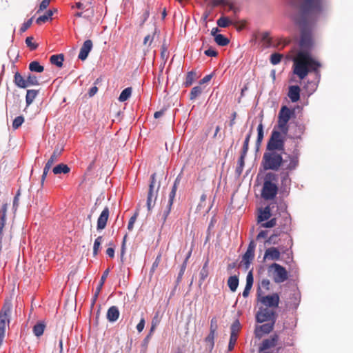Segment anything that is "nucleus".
Segmentation results:
<instances>
[{
	"label": "nucleus",
	"mask_w": 353,
	"mask_h": 353,
	"mask_svg": "<svg viewBox=\"0 0 353 353\" xmlns=\"http://www.w3.org/2000/svg\"><path fill=\"white\" fill-rule=\"evenodd\" d=\"M322 11L319 0H301L294 6L292 19L301 29L300 47L310 50L312 46V30L319 15Z\"/></svg>",
	"instance_id": "nucleus-1"
},
{
	"label": "nucleus",
	"mask_w": 353,
	"mask_h": 353,
	"mask_svg": "<svg viewBox=\"0 0 353 353\" xmlns=\"http://www.w3.org/2000/svg\"><path fill=\"white\" fill-rule=\"evenodd\" d=\"M309 51L310 50L301 48L296 58L294 59L293 72L300 79H305L310 71H314L319 75L318 68L321 67V63L312 57Z\"/></svg>",
	"instance_id": "nucleus-2"
},
{
	"label": "nucleus",
	"mask_w": 353,
	"mask_h": 353,
	"mask_svg": "<svg viewBox=\"0 0 353 353\" xmlns=\"http://www.w3.org/2000/svg\"><path fill=\"white\" fill-rule=\"evenodd\" d=\"M285 159L283 158V163L281 166V171L279 174L281 188L284 191L290 189L291 185L290 173L295 171L299 165L300 152L296 146L291 154L284 153Z\"/></svg>",
	"instance_id": "nucleus-3"
},
{
	"label": "nucleus",
	"mask_w": 353,
	"mask_h": 353,
	"mask_svg": "<svg viewBox=\"0 0 353 353\" xmlns=\"http://www.w3.org/2000/svg\"><path fill=\"white\" fill-rule=\"evenodd\" d=\"M277 180V174L274 172H268L265 174L261 191V196L265 200H272L276 197L278 193V186L276 184Z\"/></svg>",
	"instance_id": "nucleus-4"
},
{
	"label": "nucleus",
	"mask_w": 353,
	"mask_h": 353,
	"mask_svg": "<svg viewBox=\"0 0 353 353\" xmlns=\"http://www.w3.org/2000/svg\"><path fill=\"white\" fill-rule=\"evenodd\" d=\"M283 163V157L281 154L274 150H267L264 152L261 166L264 170L277 171L281 168Z\"/></svg>",
	"instance_id": "nucleus-5"
},
{
	"label": "nucleus",
	"mask_w": 353,
	"mask_h": 353,
	"mask_svg": "<svg viewBox=\"0 0 353 353\" xmlns=\"http://www.w3.org/2000/svg\"><path fill=\"white\" fill-rule=\"evenodd\" d=\"M288 134H283L274 126L267 143L266 150L283 152L285 149V137Z\"/></svg>",
	"instance_id": "nucleus-6"
},
{
	"label": "nucleus",
	"mask_w": 353,
	"mask_h": 353,
	"mask_svg": "<svg viewBox=\"0 0 353 353\" xmlns=\"http://www.w3.org/2000/svg\"><path fill=\"white\" fill-rule=\"evenodd\" d=\"M12 308V303L10 302H6L0 311V345L5 337L6 327H9Z\"/></svg>",
	"instance_id": "nucleus-7"
},
{
	"label": "nucleus",
	"mask_w": 353,
	"mask_h": 353,
	"mask_svg": "<svg viewBox=\"0 0 353 353\" xmlns=\"http://www.w3.org/2000/svg\"><path fill=\"white\" fill-rule=\"evenodd\" d=\"M294 114V110H290L286 105L282 106L278 114L277 125L275 126L283 134H288L289 132L288 122Z\"/></svg>",
	"instance_id": "nucleus-8"
},
{
	"label": "nucleus",
	"mask_w": 353,
	"mask_h": 353,
	"mask_svg": "<svg viewBox=\"0 0 353 353\" xmlns=\"http://www.w3.org/2000/svg\"><path fill=\"white\" fill-rule=\"evenodd\" d=\"M160 188V183L156 181V174L154 173L150 176V183L147 196L146 205L150 212L155 205L156 200L158 196V192Z\"/></svg>",
	"instance_id": "nucleus-9"
},
{
	"label": "nucleus",
	"mask_w": 353,
	"mask_h": 353,
	"mask_svg": "<svg viewBox=\"0 0 353 353\" xmlns=\"http://www.w3.org/2000/svg\"><path fill=\"white\" fill-rule=\"evenodd\" d=\"M268 272L276 283H283L288 278V273L286 269L280 264L276 263L268 266Z\"/></svg>",
	"instance_id": "nucleus-10"
},
{
	"label": "nucleus",
	"mask_w": 353,
	"mask_h": 353,
	"mask_svg": "<svg viewBox=\"0 0 353 353\" xmlns=\"http://www.w3.org/2000/svg\"><path fill=\"white\" fill-rule=\"evenodd\" d=\"M276 320L275 312L268 308H265L259 311L256 315V320L258 323H263L265 321H273Z\"/></svg>",
	"instance_id": "nucleus-11"
},
{
	"label": "nucleus",
	"mask_w": 353,
	"mask_h": 353,
	"mask_svg": "<svg viewBox=\"0 0 353 353\" xmlns=\"http://www.w3.org/2000/svg\"><path fill=\"white\" fill-rule=\"evenodd\" d=\"M260 302L266 307H276L279 303V296L277 293L262 296Z\"/></svg>",
	"instance_id": "nucleus-12"
},
{
	"label": "nucleus",
	"mask_w": 353,
	"mask_h": 353,
	"mask_svg": "<svg viewBox=\"0 0 353 353\" xmlns=\"http://www.w3.org/2000/svg\"><path fill=\"white\" fill-rule=\"evenodd\" d=\"M279 336L276 334L272 335L269 339H264L259 346V352H263L276 345Z\"/></svg>",
	"instance_id": "nucleus-13"
},
{
	"label": "nucleus",
	"mask_w": 353,
	"mask_h": 353,
	"mask_svg": "<svg viewBox=\"0 0 353 353\" xmlns=\"http://www.w3.org/2000/svg\"><path fill=\"white\" fill-rule=\"evenodd\" d=\"M275 323V319H273V321L268 322L264 323L260 326L256 327L255 334L258 338H261L263 334H269L272 332L274 328V325Z\"/></svg>",
	"instance_id": "nucleus-14"
},
{
	"label": "nucleus",
	"mask_w": 353,
	"mask_h": 353,
	"mask_svg": "<svg viewBox=\"0 0 353 353\" xmlns=\"http://www.w3.org/2000/svg\"><path fill=\"white\" fill-rule=\"evenodd\" d=\"M92 41L90 39H88L85 41L80 49L79 54L78 55V58L81 60L84 61L87 59L89 53L92 49Z\"/></svg>",
	"instance_id": "nucleus-15"
},
{
	"label": "nucleus",
	"mask_w": 353,
	"mask_h": 353,
	"mask_svg": "<svg viewBox=\"0 0 353 353\" xmlns=\"http://www.w3.org/2000/svg\"><path fill=\"white\" fill-rule=\"evenodd\" d=\"M109 209L105 207L101 212L99 217L97 219V230H101L106 226L107 221L109 217Z\"/></svg>",
	"instance_id": "nucleus-16"
},
{
	"label": "nucleus",
	"mask_w": 353,
	"mask_h": 353,
	"mask_svg": "<svg viewBox=\"0 0 353 353\" xmlns=\"http://www.w3.org/2000/svg\"><path fill=\"white\" fill-rule=\"evenodd\" d=\"M294 124L296 129L292 134L288 135V137L291 139H301L305 130V125L299 122H296Z\"/></svg>",
	"instance_id": "nucleus-17"
},
{
	"label": "nucleus",
	"mask_w": 353,
	"mask_h": 353,
	"mask_svg": "<svg viewBox=\"0 0 353 353\" xmlns=\"http://www.w3.org/2000/svg\"><path fill=\"white\" fill-rule=\"evenodd\" d=\"M301 89L299 85H290L288 89V97L292 102H296L300 99Z\"/></svg>",
	"instance_id": "nucleus-18"
},
{
	"label": "nucleus",
	"mask_w": 353,
	"mask_h": 353,
	"mask_svg": "<svg viewBox=\"0 0 353 353\" xmlns=\"http://www.w3.org/2000/svg\"><path fill=\"white\" fill-rule=\"evenodd\" d=\"M280 258V251L278 248L272 247L265 250L264 259L277 261Z\"/></svg>",
	"instance_id": "nucleus-19"
},
{
	"label": "nucleus",
	"mask_w": 353,
	"mask_h": 353,
	"mask_svg": "<svg viewBox=\"0 0 353 353\" xmlns=\"http://www.w3.org/2000/svg\"><path fill=\"white\" fill-rule=\"evenodd\" d=\"M279 227L283 233H288L291 228V218L289 214H285L279 222Z\"/></svg>",
	"instance_id": "nucleus-20"
},
{
	"label": "nucleus",
	"mask_w": 353,
	"mask_h": 353,
	"mask_svg": "<svg viewBox=\"0 0 353 353\" xmlns=\"http://www.w3.org/2000/svg\"><path fill=\"white\" fill-rule=\"evenodd\" d=\"M119 316V311L117 307L111 306L107 312V319L110 322H115Z\"/></svg>",
	"instance_id": "nucleus-21"
},
{
	"label": "nucleus",
	"mask_w": 353,
	"mask_h": 353,
	"mask_svg": "<svg viewBox=\"0 0 353 353\" xmlns=\"http://www.w3.org/2000/svg\"><path fill=\"white\" fill-rule=\"evenodd\" d=\"M271 216V212L269 206L265 207L263 209L260 210L258 215V222L261 223L264 221L269 219Z\"/></svg>",
	"instance_id": "nucleus-22"
},
{
	"label": "nucleus",
	"mask_w": 353,
	"mask_h": 353,
	"mask_svg": "<svg viewBox=\"0 0 353 353\" xmlns=\"http://www.w3.org/2000/svg\"><path fill=\"white\" fill-rule=\"evenodd\" d=\"M14 83L18 88H28V85L26 82V79L22 77V75L19 72H17L14 74Z\"/></svg>",
	"instance_id": "nucleus-23"
},
{
	"label": "nucleus",
	"mask_w": 353,
	"mask_h": 353,
	"mask_svg": "<svg viewBox=\"0 0 353 353\" xmlns=\"http://www.w3.org/2000/svg\"><path fill=\"white\" fill-rule=\"evenodd\" d=\"M70 168L65 163H59L52 169V172L54 174H67L70 172Z\"/></svg>",
	"instance_id": "nucleus-24"
},
{
	"label": "nucleus",
	"mask_w": 353,
	"mask_h": 353,
	"mask_svg": "<svg viewBox=\"0 0 353 353\" xmlns=\"http://www.w3.org/2000/svg\"><path fill=\"white\" fill-rule=\"evenodd\" d=\"M254 253L248 250H246L245 254L243 255L242 263H243V265L246 270L250 268V263L254 259Z\"/></svg>",
	"instance_id": "nucleus-25"
},
{
	"label": "nucleus",
	"mask_w": 353,
	"mask_h": 353,
	"mask_svg": "<svg viewBox=\"0 0 353 353\" xmlns=\"http://www.w3.org/2000/svg\"><path fill=\"white\" fill-rule=\"evenodd\" d=\"M196 72H194L193 70L189 71L186 74L185 79L184 82L183 83V85L185 88L190 87V85H192V83L194 81V80L196 79Z\"/></svg>",
	"instance_id": "nucleus-26"
},
{
	"label": "nucleus",
	"mask_w": 353,
	"mask_h": 353,
	"mask_svg": "<svg viewBox=\"0 0 353 353\" xmlns=\"http://www.w3.org/2000/svg\"><path fill=\"white\" fill-rule=\"evenodd\" d=\"M109 272H110V269L108 268L106 269L103 272V274L101 277V279H100V282L96 289V292H95V294H94V300L97 299V297L98 296L99 294L100 293L101 290V288L103 287V285H104L105 283V281L109 274Z\"/></svg>",
	"instance_id": "nucleus-27"
},
{
	"label": "nucleus",
	"mask_w": 353,
	"mask_h": 353,
	"mask_svg": "<svg viewBox=\"0 0 353 353\" xmlns=\"http://www.w3.org/2000/svg\"><path fill=\"white\" fill-rule=\"evenodd\" d=\"M291 301L289 303V307L291 309L296 310L300 303V295L298 292H294L290 297Z\"/></svg>",
	"instance_id": "nucleus-28"
},
{
	"label": "nucleus",
	"mask_w": 353,
	"mask_h": 353,
	"mask_svg": "<svg viewBox=\"0 0 353 353\" xmlns=\"http://www.w3.org/2000/svg\"><path fill=\"white\" fill-rule=\"evenodd\" d=\"M64 61V56L63 54H53L50 58V61L52 64L61 68L63 65Z\"/></svg>",
	"instance_id": "nucleus-29"
},
{
	"label": "nucleus",
	"mask_w": 353,
	"mask_h": 353,
	"mask_svg": "<svg viewBox=\"0 0 353 353\" xmlns=\"http://www.w3.org/2000/svg\"><path fill=\"white\" fill-rule=\"evenodd\" d=\"M239 277L236 275L231 276L228 278V285L232 292H235L239 286Z\"/></svg>",
	"instance_id": "nucleus-30"
},
{
	"label": "nucleus",
	"mask_w": 353,
	"mask_h": 353,
	"mask_svg": "<svg viewBox=\"0 0 353 353\" xmlns=\"http://www.w3.org/2000/svg\"><path fill=\"white\" fill-rule=\"evenodd\" d=\"M263 137H264L263 125L262 123V121H261L257 127V138H256V147L257 149L260 147V145L262 143V141L263 139Z\"/></svg>",
	"instance_id": "nucleus-31"
},
{
	"label": "nucleus",
	"mask_w": 353,
	"mask_h": 353,
	"mask_svg": "<svg viewBox=\"0 0 353 353\" xmlns=\"http://www.w3.org/2000/svg\"><path fill=\"white\" fill-rule=\"evenodd\" d=\"M39 93V90H28L26 96V105L28 106L30 105L35 99L37 94Z\"/></svg>",
	"instance_id": "nucleus-32"
},
{
	"label": "nucleus",
	"mask_w": 353,
	"mask_h": 353,
	"mask_svg": "<svg viewBox=\"0 0 353 353\" xmlns=\"http://www.w3.org/2000/svg\"><path fill=\"white\" fill-rule=\"evenodd\" d=\"M63 150V148H55L51 157H50V159L48 160L47 162L51 163V164H54V163L58 161L59 160V157L61 156V153H62V151Z\"/></svg>",
	"instance_id": "nucleus-33"
},
{
	"label": "nucleus",
	"mask_w": 353,
	"mask_h": 353,
	"mask_svg": "<svg viewBox=\"0 0 353 353\" xmlns=\"http://www.w3.org/2000/svg\"><path fill=\"white\" fill-rule=\"evenodd\" d=\"M28 68L31 72L39 73H41L44 70V67L41 65L37 61H33L30 62Z\"/></svg>",
	"instance_id": "nucleus-34"
},
{
	"label": "nucleus",
	"mask_w": 353,
	"mask_h": 353,
	"mask_svg": "<svg viewBox=\"0 0 353 353\" xmlns=\"http://www.w3.org/2000/svg\"><path fill=\"white\" fill-rule=\"evenodd\" d=\"M208 276V261H207L203 265L200 273H199V285H201L203 282Z\"/></svg>",
	"instance_id": "nucleus-35"
},
{
	"label": "nucleus",
	"mask_w": 353,
	"mask_h": 353,
	"mask_svg": "<svg viewBox=\"0 0 353 353\" xmlns=\"http://www.w3.org/2000/svg\"><path fill=\"white\" fill-rule=\"evenodd\" d=\"M46 325L43 322H39L33 327V333L37 337L41 336L44 332Z\"/></svg>",
	"instance_id": "nucleus-36"
},
{
	"label": "nucleus",
	"mask_w": 353,
	"mask_h": 353,
	"mask_svg": "<svg viewBox=\"0 0 353 353\" xmlns=\"http://www.w3.org/2000/svg\"><path fill=\"white\" fill-rule=\"evenodd\" d=\"M132 92V89L131 87H128L125 88L120 94L119 97V101L120 102H124L127 101L131 96Z\"/></svg>",
	"instance_id": "nucleus-37"
},
{
	"label": "nucleus",
	"mask_w": 353,
	"mask_h": 353,
	"mask_svg": "<svg viewBox=\"0 0 353 353\" xmlns=\"http://www.w3.org/2000/svg\"><path fill=\"white\" fill-rule=\"evenodd\" d=\"M53 15V12L51 10H48L46 14L39 17L37 20L36 23L39 25L46 23L48 20L51 19L52 16Z\"/></svg>",
	"instance_id": "nucleus-38"
},
{
	"label": "nucleus",
	"mask_w": 353,
	"mask_h": 353,
	"mask_svg": "<svg viewBox=\"0 0 353 353\" xmlns=\"http://www.w3.org/2000/svg\"><path fill=\"white\" fill-rule=\"evenodd\" d=\"M26 82L28 85V87L32 86V85H40V82L34 74H28L27 76V78L26 79Z\"/></svg>",
	"instance_id": "nucleus-39"
},
{
	"label": "nucleus",
	"mask_w": 353,
	"mask_h": 353,
	"mask_svg": "<svg viewBox=\"0 0 353 353\" xmlns=\"http://www.w3.org/2000/svg\"><path fill=\"white\" fill-rule=\"evenodd\" d=\"M215 42L220 46H227L230 41L229 39L225 37L223 34L216 35L214 38Z\"/></svg>",
	"instance_id": "nucleus-40"
},
{
	"label": "nucleus",
	"mask_w": 353,
	"mask_h": 353,
	"mask_svg": "<svg viewBox=\"0 0 353 353\" xmlns=\"http://www.w3.org/2000/svg\"><path fill=\"white\" fill-rule=\"evenodd\" d=\"M201 93H202V88L199 85L194 86V88H192V89L190 92V99L194 100Z\"/></svg>",
	"instance_id": "nucleus-41"
},
{
	"label": "nucleus",
	"mask_w": 353,
	"mask_h": 353,
	"mask_svg": "<svg viewBox=\"0 0 353 353\" xmlns=\"http://www.w3.org/2000/svg\"><path fill=\"white\" fill-rule=\"evenodd\" d=\"M245 157H243V156H240L239 160H238V165L236 168V174L238 175V176H240L243 172V167H244V165H245Z\"/></svg>",
	"instance_id": "nucleus-42"
},
{
	"label": "nucleus",
	"mask_w": 353,
	"mask_h": 353,
	"mask_svg": "<svg viewBox=\"0 0 353 353\" xmlns=\"http://www.w3.org/2000/svg\"><path fill=\"white\" fill-rule=\"evenodd\" d=\"M241 329V324L239 320H236L233 322V323L231 325L230 330L231 333L230 335L234 334L235 336H238L239 332Z\"/></svg>",
	"instance_id": "nucleus-43"
},
{
	"label": "nucleus",
	"mask_w": 353,
	"mask_h": 353,
	"mask_svg": "<svg viewBox=\"0 0 353 353\" xmlns=\"http://www.w3.org/2000/svg\"><path fill=\"white\" fill-rule=\"evenodd\" d=\"M102 241H103V237L101 236H98L95 239V241L94 242V245H93V255L94 256H96L98 254Z\"/></svg>",
	"instance_id": "nucleus-44"
},
{
	"label": "nucleus",
	"mask_w": 353,
	"mask_h": 353,
	"mask_svg": "<svg viewBox=\"0 0 353 353\" xmlns=\"http://www.w3.org/2000/svg\"><path fill=\"white\" fill-rule=\"evenodd\" d=\"M230 20L226 17H221L217 21L218 26L221 28H226L230 24Z\"/></svg>",
	"instance_id": "nucleus-45"
},
{
	"label": "nucleus",
	"mask_w": 353,
	"mask_h": 353,
	"mask_svg": "<svg viewBox=\"0 0 353 353\" xmlns=\"http://www.w3.org/2000/svg\"><path fill=\"white\" fill-rule=\"evenodd\" d=\"M282 57L283 55L280 53H273L270 56V63L274 65H277L281 62Z\"/></svg>",
	"instance_id": "nucleus-46"
},
{
	"label": "nucleus",
	"mask_w": 353,
	"mask_h": 353,
	"mask_svg": "<svg viewBox=\"0 0 353 353\" xmlns=\"http://www.w3.org/2000/svg\"><path fill=\"white\" fill-rule=\"evenodd\" d=\"M8 205L3 204L0 210V223H6V212Z\"/></svg>",
	"instance_id": "nucleus-47"
},
{
	"label": "nucleus",
	"mask_w": 353,
	"mask_h": 353,
	"mask_svg": "<svg viewBox=\"0 0 353 353\" xmlns=\"http://www.w3.org/2000/svg\"><path fill=\"white\" fill-rule=\"evenodd\" d=\"M24 122V118L23 116L17 117L12 122V128L16 130L18 129Z\"/></svg>",
	"instance_id": "nucleus-48"
},
{
	"label": "nucleus",
	"mask_w": 353,
	"mask_h": 353,
	"mask_svg": "<svg viewBox=\"0 0 353 353\" xmlns=\"http://www.w3.org/2000/svg\"><path fill=\"white\" fill-rule=\"evenodd\" d=\"M32 40H33L32 37H28L26 39V44L31 50H34L37 48L38 44L33 43Z\"/></svg>",
	"instance_id": "nucleus-49"
},
{
	"label": "nucleus",
	"mask_w": 353,
	"mask_h": 353,
	"mask_svg": "<svg viewBox=\"0 0 353 353\" xmlns=\"http://www.w3.org/2000/svg\"><path fill=\"white\" fill-rule=\"evenodd\" d=\"M172 206V204H171L170 203L168 202L166 208L163 210V214H162V219H163V223L165 222L168 215L170 214V213L171 212Z\"/></svg>",
	"instance_id": "nucleus-50"
},
{
	"label": "nucleus",
	"mask_w": 353,
	"mask_h": 353,
	"mask_svg": "<svg viewBox=\"0 0 353 353\" xmlns=\"http://www.w3.org/2000/svg\"><path fill=\"white\" fill-rule=\"evenodd\" d=\"M172 206V204H171L170 203L168 202L166 208L163 210V214H162V219H163V223L165 222L168 215L170 214V213L171 212Z\"/></svg>",
	"instance_id": "nucleus-51"
},
{
	"label": "nucleus",
	"mask_w": 353,
	"mask_h": 353,
	"mask_svg": "<svg viewBox=\"0 0 353 353\" xmlns=\"http://www.w3.org/2000/svg\"><path fill=\"white\" fill-rule=\"evenodd\" d=\"M276 225V219L273 218L270 220L268 221L267 222L263 223L261 224V227L265 228H271L274 227Z\"/></svg>",
	"instance_id": "nucleus-52"
},
{
	"label": "nucleus",
	"mask_w": 353,
	"mask_h": 353,
	"mask_svg": "<svg viewBox=\"0 0 353 353\" xmlns=\"http://www.w3.org/2000/svg\"><path fill=\"white\" fill-rule=\"evenodd\" d=\"M52 164L47 162L45 165V167L43 168V174L41 175V184L43 183L46 176H47V174L48 173V171L50 169V168L52 167Z\"/></svg>",
	"instance_id": "nucleus-53"
},
{
	"label": "nucleus",
	"mask_w": 353,
	"mask_h": 353,
	"mask_svg": "<svg viewBox=\"0 0 353 353\" xmlns=\"http://www.w3.org/2000/svg\"><path fill=\"white\" fill-rule=\"evenodd\" d=\"M214 334H215V328L210 329V334L205 339L206 342L210 343L211 344L212 347L214 346Z\"/></svg>",
	"instance_id": "nucleus-54"
},
{
	"label": "nucleus",
	"mask_w": 353,
	"mask_h": 353,
	"mask_svg": "<svg viewBox=\"0 0 353 353\" xmlns=\"http://www.w3.org/2000/svg\"><path fill=\"white\" fill-rule=\"evenodd\" d=\"M32 20H33V17L29 19L27 21L24 22L21 25L20 30H19L21 33L26 32L30 27V26L32 23Z\"/></svg>",
	"instance_id": "nucleus-55"
},
{
	"label": "nucleus",
	"mask_w": 353,
	"mask_h": 353,
	"mask_svg": "<svg viewBox=\"0 0 353 353\" xmlns=\"http://www.w3.org/2000/svg\"><path fill=\"white\" fill-rule=\"evenodd\" d=\"M237 338H238V336H235L234 334L230 335V341H229V344H228V350L229 351H232L234 349L236 342L237 341Z\"/></svg>",
	"instance_id": "nucleus-56"
},
{
	"label": "nucleus",
	"mask_w": 353,
	"mask_h": 353,
	"mask_svg": "<svg viewBox=\"0 0 353 353\" xmlns=\"http://www.w3.org/2000/svg\"><path fill=\"white\" fill-rule=\"evenodd\" d=\"M138 216V212H135V214L132 216L129 220L128 224V230L131 231L133 229L134 222L136 221V219Z\"/></svg>",
	"instance_id": "nucleus-57"
},
{
	"label": "nucleus",
	"mask_w": 353,
	"mask_h": 353,
	"mask_svg": "<svg viewBox=\"0 0 353 353\" xmlns=\"http://www.w3.org/2000/svg\"><path fill=\"white\" fill-rule=\"evenodd\" d=\"M253 283H254L253 274H252V271L250 270L246 276V285H248L249 287H252Z\"/></svg>",
	"instance_id": "nucleus-58"
},
{
	"label": "nucleus",
	"mask_w": 353,
	"mask_h": 353,
	"mask_svg": "<svg viewBox=\"0 0 353 353\" xmlns=\"http://www.w3.org/2000/svg\"><path fill=\"white\" fill-rule=\"evenodd\" d=\"M186 267H187L186 262H183L182 265H181V268H180L179 272L177 276V281L178 282L181 281L182 276L184 274V272L185 271Z\"/></svg>",
	"instance_id": "nucleus-59"
},
{
	"label": "nucleus",
	"mask_w": 353,
	"mask_h": 353,
	"mask_svg": "<svg viewBox=\"0 0 353 353\" xmlns=\"http://www.w3.org/2000/svg\"><path fill=\"white\" fill-rule=\"evenodd\" d=\"M204 54L208 57H215L217 56L218 52L214 48H209L208 49L205 50Z\"/></svg>",
	"instance_id": "nucleus-60"
},
{
	"label": "nucleus",
	"mask_w": 353,
	"mask_h": 353,
	"mask_svg": "<svg viewBox=\"0 0 353 353\" xmlns=\"http://www.w3.org/2000/svg\"><path fill=\"white\" fill-rule=\"evenodd\" d=\"M265 243L268 244H278V237H276V234H272L265 241Z\"/></svg>",
	"instance_id": "nucleus-61"
},
{
	"label": "nucleus",
	"mask_w": 353,
	"mask_h": 353,
	"mask_svg": "<svg viewBox=\"0 0 353 353\" xmlns=\"http://www.w3.org/2000/svg\"><path fill=\"white\" fill-rule=\"evenodd\" d=\"M261 40L268 45L271 43L270 34L268 32H265L261 34Z\"/></svg>",
	"instance_id": "nucleus-62"
},
{
	"label": "nucleus",
	"mask_w": 353,
	"mask_h": 353,
	"mask_svg": "<svg viewBox=\"0 0 353 353\" xmlns=\"http://www.w3.org/2000/svg\"><path fill=\"white\" fill-rule=\"evenodd\" d=\"M161 260V255L159 254L156 257L154 261L152 263V268H151V270H150L151 272H154L155 269L158 267Z\"/></svg>",
	"instance_id": "nucleus-63"
},
{
	"label": "nucleus",
	"mask_w": 353,
	"mask_h": 353,
	"mask_svg": "<svg viewBox=\"0 0 353 353\" xmlns=\"http://www.w3.org/2000/svg\"><path fill=\"white\" fill-rule=\"evenodd\" d=\"M260 285L265 288L266 290H270V281L269 279H263L261 280V283H260Z\"/></svg>",
	"instance_id": "nucleus-64"
}]
</instances>
